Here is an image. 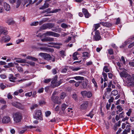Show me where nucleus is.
<instances>
[{
  "label": "nucleus",
  "instance_id": "nucleus-1",
  "mask_svg": "<svg viewBox=\"0 0 134 134\" xmlns=\"http://www.w3.org/2000/svg\"><path fill=\"white\" fill-rule=\"evenodd\" d=\"M14 120L16 123L21 121L22 119V114L20 112H18L14 113L13 116Z\"/></svg>",
  "mask_w": 134,
  "mask_h": 134
},
{
  "label": "nucleus",
  "instance_id": "nucleus-2",
  "mask_svg": "<svg viewBox=\"0 0 134 134\" xmlns=\"http://www.w3.org/2000/svg\"><path fill=\"white\" fill-rule=\"evenodd\" d=\"M34 118L36 119H40V120H43V119L42 117V113L41 111L40 110H36L35 114L34 116Z\"/></svg>",
  "mask_w": 134,
  "mask_h": 134
},
{
  "label": "nucleus",
  "instance_id": "nucleus-3",
  "mask_svg": "<svg viewBox=\"0 0 134 134\" xmlns=\"http://www.w3.org/2000/svg\"><path fill=\"white\" fill-rule=\"evenodd\" d=\"M54 26V25L53 24L48 23L43 24L41 27V29L43 30L47 29H51Z\"/></svg>",
  "mask_w": 134,
  "mask_h": 134
},
{
  "label": "nucleus",
  "instance_id": "nucleus-4",
  "mask_svg": "<svg viewBox=\"0 0 134 134\" xmlns=\"http://www.w3.org/2000/svg\"><path fill=\"white\" fill-rule=\"evenodd\" d=\"M125 79V81L126 83L127 84H131L134 79V75H132L131 76L128 74Z\"/></svg>",
  "mask_w": 134,
  "mask_h": 134
},
{
  "label": "nucleus",
  "instance_id": "nucleus-5",
  "mask_svg": "<svg viewBox=\"0 0 134 134\" xmlns=\"http://www.w3.org/2000/svg\"><path fill=\"white\" fill-rule=\"evenodd\" d=\"M39 55L48 60H50L52 58L50 55L46 53H41L39 54Z\"/></svg>",
  "mask_w": 134,
  "mask_h": 134
},
{
  "label": "nucleus",
  "instance_id": "nucleus-6",
  "mask_svg": "<svg viewBox=\"0 0 134 134\" xmlns=\"http://www.w3.org/2000/svg\"><path fill=\"white\" fill-rule=\"evenodd\" d=\"M12 105L14 106L21 110L24 109V106L21 103L18 102H13L12 103Z\"/></svg>",
  "mask_w": 134,
  "mask_h": 134
},
{
  "label": "nucleus",
  "instance_id": "nucleus-7",
  "mask_svg": "<svg viewBox=\"0 0 134 134\" xmlns=\"http://www.w3.org/2000/svg\"><path fill=\"white\" fill-rule=\"evenodd\" d=\"M8 34L7 28L2 26H0V36L2 34L6 35Z\"/></svg>",
  "mask_w": 134,
  "mask_h": 134
},
{
  "label": "nucleus",
  "instance_id": "nucleus-8",
  "mask_svg": "<svg viewBox=\"0 0 134 134\" xmlns=\"http://www.w3.org/2000/svg\"><path fill=\"white\" fill-rule=\"evenodd\" d=\"M57 75H55L53 78L52 79V81L51 82V86L53 88H55L56 87V86H55V85H56V84H57Z\"/></svg>",
  "mask_w": 134,
  "mask_h": 134
},
{
  "label": "nucleus",
  "instance_id": "nucleus-9",
  "mask_svg": "<svg viewBox=\"0 0 134 134\" xmlns=\"http://www.w3.org/2000/svg\"><path fill=\"white\" fill-rule=\"evenodd\" d=\"M10 117L8 116L3 117L2 119V122L3 123H8L10 122Z\"/></svg>",
  "mask_w": 134,
  "mask_h": 134
},
{
  "label": "nucleus",
  "instance_id": "nucleus-10",
  "mask_svg": "<svg viewBox=\"0 0 134 134\" xmlns=\"http://www.w3.org/2000/svg\"><path fill=\"white\" fill-rule=\"evenodd\" d=\"M118 71L119 72L120 77L122 78H125L128 75L127 73L124 71H119V70H118Z\"/></svg>",
  "mask_w": 134,
  "mask_h": 134
},
{
  "label": "nucleus",
  "instance_id": "nucleus-11",
  "mask_svg": "<svg viewBox=\"0 0 134 134\" xmlns=\"http://www.w3.org/2000/svg\"><path fill=\"white\" fill-rule=\"evenodd\" d=\"M88 105V101H85L80 106V108L82 110H85L87 107Z\"/></svg>",
  "mask_w": 134,
  "mask_h": 134
},
{
  "label": "nucleus",
  "instance_id": "nucleus-12",
  "mask_svg": "<svg viewBox=\"0 0 134 134\" xmlns=\"http://www.w3.org/2000/svg\"><path fill=\"white\" fill-rule=\"evenodd\" d=\"M40 49L42 51L47 52H53L54 51L53 49L48 48L47 47H40Z\"/></svg>",
  "mask_w": 134,
  "mask_h": 134
},
{
  "label": "nucleus",
  "instance_id": "nucleus-13",
  "mask_svg": "<svg viewBox=\"0 0 134 134\" xmlns=\"http://www.w3.org/2000/svg\"><path fill=\"white\" fill-rule=\"evenodd\" d=\"M94 38L96 41H98L100 40L101 36L100 35V33L98 31H96V32L95 35L94 36Z\"/></svg>",
  "mask_w": 134,
  "mask_h": 134
},
{
  "label": "nucleus",
  "instance_id": "nucleus-14",
  "mask_svg": "<svg viewBox=\"0 0 134 134\" xmlns=\"http://www.w3.org/2000/svg\"><path fill=\"white\" fill-rule=\"evenodd\" d=\"M100 24L101 25H102L104 26H105L108 27H111L112 25H113V24L112 23H109V22H100Z\"/></svg>",
  "mask_w": 134,
  "mask_h": 134
},
{
  "label": "nucleus",
  "instance_id": "nucleus-15",
  "mask_svg": "<svg viewBox=\"0 0 134 134\" xmlns=\"http://www.w3.org/2000/svg\"><path fill=\"white\" fill-rule=\"evenodd\" d=\"M10 38L9 37H2V38L1 40L0 41L2 43L3 42H8L10 40Z\"/></svg>",
  "mask_w": 134,
  "mask_h": 134
},
{
  "label": "nucleus",
  "instance_id": "nucleus-16",
  "mask_svg": "<svg viewBox=\"0 0 134 134\" xmlns=\"http://www.w3.org/2000/svg\"><path fill=\"white\" fill-rule=\"evenodd\" d=\"M68 105L65 103L63 104L60 107V109L62 110L63 113H65L66 111L65 109L66 108L68 107Z\"/></svg>",
  "mask_w": 134,
  "mask_h": 134
},
{
  "label": "nucleus",
  "instance_id": "nucleus-17",
  "mask_svg": "<svg viewBox=\"0 0 134 134\" xmlns=\"http://www.w3.org/2000/svg\"><path fill=\"white\" fill-rule=\"evenodd\" d=\"M4 7L5 9L7 11H9L10 10V5L6 3H4Z\"/></svg>",
  "mask_w": 134,
  "mask_h": 134
},
{
  "label": "nucleus",
  "instance_id": "nucleus-18",
  "mask_svg": "<svg viewBox=\"0 0 134 134\" xmlns=\"http://www.w3.org/2000/svg\"><path fill=\"white\" fill-rule=\"evenodd\" d=\"M53 102L54 103L58 104H60L61 103L60 100L59 99V97L57 96H55Z\"/></svg>",
  "mask_w": 134,
  "mask_h": 134
},
{
  "label": "nucleus",
  "instance_id": "nucleus-19",
  "mask_svg": "<svg viewBox=\"0 0 134 134\" xmlns=\"http://www.w3.org/2000/svg\"><path fill=\"white\" fill-rule=\"evenodd\" d=\"M6 22L9 25H12L14 23V21L12 18L8 19L7 21Z\"/></svg>",
  "mask_w": 134,
  "mask_h": 134
},
{
  "label": "nucleus",
  "instance_id": "nucleus-20",
  "mask_svg": "<svg viewBox=\"0 0 134 134\" xmlns=\"http://www.w3.org/2000/svg\"><path fill=\"white\" fill-rule=\"evenodd\" d=\"M16 62L19 63H26V60L25 59L19 58L18 59V60H16Z\"/></svg>",
  "mask_w": 134,
  "mask_h": 134
},
{
  "label": "nucleus",
  "instance_id": "nucleus-21",
  "mask_svg": "<svg viewBox=\"0 0 134 134\" xmlns=\"http://www.w3.org/2000/svg\"><path fill=\"white\" fill-rule=\"evenodd\" d=\"M9 79L10 81L11 82H14V80L16 79V77H14L13 76V75L12 74H10L9 75Z\"/></svg>",
  "mask_w": 134,
  "mask_h": 134
},
{
  "label": "nucleus",
  "instance_id": "nucleus-22",
  "mask_svg": "<svg viewBox=\"0 0 134 134\" xmlns=\"http://www.w3.org/2000/svg\"><path fill=\"white\" fill-rule=\"evenodd\" d=\"M70 79H74L76 80H84V77H82L80 76H77L75 77H71L70 78Z\"/></svg>",
  "mask_w": 134,
  "mask_h": 134
},
{
  "label": "nucleus",
  "instance_id": "nucleus-23",
  "mask_svg": "<svg viewBox=\"0 0 134 134\" xmlns=\"http://www.w3.org/2000/svg\"><path fill=\"white\" fill-rule=\"evenodd\" d=\"M46 3V2H45ZM49 4L48 3H45L44 4V5L41 7L40 8V9H44L46 8H47L49 6Z\"/></svg>",
  "mask_w": 134,
  "mask_h": 134
},
{
  "label": "nucleus",
  "instance_id": "nucleus-24",
  "mask_svg": "<svg viewBox=\"0 0 134 134\" xmlns=\"http://www.w3.org/2000/svg\"><path fill=\"white\" fill-rule=\"evenodd\" d=\"M26 58L28 59L32 60L35 61H38V59L37 58L35 57H33L32 56H28L26 57Z\"/></svg>",
  "mask_w": 134,
  "mask_h": 134
},
{
  "label": "nucleus",
  "instance_id": "nucleus-25",
  "mask_svg": "<svg viewBox=\"0 0 134 134\" xmlns=\"http://www.w3.org/2000/svg\"><path fill=\"white\" fill-rule=\"evenodd\" d=\"M24 0H18L16 2V8H18L20 6V4L22 1H23Z\"/></svg>",
  "mask_w": 134,
  "mask_h": 134
},
{
  "label": "nucleus",
  "instance_id": "nucleus-26",
  "mask_svg": "<svg viewBox=\"0 0 134 134\" xmlns=\"http://www.w3.org/2000/svg\"><path fill=\"white\" fill-rule=\"evenodd\" d=\"M81 82L82 83V88H85L87 85V82L85 81H83L82 82Z\"/></svg>",
  "mask_w": 134,
  "mask_h": 134
},
{
  "label": "nucleus",
  "instance_id": "nucleus-27",
  "mask_svg": "<svg viewBox=\"0 0 134 134\" xmlns=\"http://www.w3.org/2000/svg\"><path fill=\"white\" fill-rule=\"evenodd\" d=\"M78 54V53L77 52H75L73 55V59L74 60H78V58L76 56Z\"/></svg>",
  "mask_w": 134,
  "mask_h": 134
},
{
  "label": "nucleus",
  "instance_id": "nucleus-28",
  "mask_svg": "<svg viewBox=\"0 0 134 134\" xmlns=\"http://www.w3.org/2000/svg\"><path fill=\"white\" fill-rule=\"evenodd\" d=\"M52 32L51 31H47L44 34V35L46 36H50L52 35Z\"/></svg>",
  "mask_w": 134,
  "mask_h": 134
},
{
  "label": "nucleus",
  "instance_id": "nucleus-29",
  "mask_svg": "<svg viewBox=\"0 0 134 134\" xmlns=\"http://www.w3.org/2000/svg\"><path fill=\"white\" fill-rule=\"evenodd\" d=\"M66 96V94L64 92H63L60 94V98L62 99H63Z\"/></svg>",
  "mask_w": 134,
  "mask_h": 134
},
{
  "label": "nucleus",
  "instance_id": "nucleus-30",
  "mask_svg": "<svg viewBox=\"0 0 134 134\" xmlns=\"http://www.w3.org/2000/svg\"><path fill=\"white\" fill-rule=\"evenodd\" d=\"M63 79H60L59 81L57 82V84L55 85V86L58 87L63 82Z\"/></svg>",
  "mask_w": 134,
  "mask_h": 134
},
{
  "label": "nucleus",
  "instance_id": "nucleus-31",
  "mask_svg": "<svg viewBox=\"0 0 134 134\" xmlns=\"http://www.w3.org/2000/svg\"><path fill=\"white\" fill-rule=\"evenodd\" d=\"M59 53L63 58L66 55L65 52L63 50L60 51L59 52Z\"/></svg>",
  "mask_w": 134,
  "mask_h": 134
},
{
  "label": "nucleus",
  "instance_id": "nucleus-32",
  "mask_svg": "<svg viewBox=\"0 0 134 134\" xmlns=\"http://www.w3.org/2000/svg\"><path fill=\"white\" fill-rule=\"evenodd\" d=\"M72 110V108H68V109L66 110V113L68 114H70V113H69V112L72 113L73 112V111Z\"/></svg>",
  "mask_w": 134,
  "mask_h": 134
},
{
  "label": "nucleus",
  "instance_id": "nucleus-33",
  "mask_svg": "<svg viewBox=\"0 0 134 134\" xmlns=\"http://www.w3.org/2000/svg\"><path fill=\"white\" fill-rule=\"evenodd\" d=\"M60 9H57L54 10L50 11L48 12V13H56L58 11H60Z\"/></svg>",
  "mask_w": 134,
  "mask_h": 134
},
{
  "label": "nucleus",
  "instance_id": "nucleus-34",
  "mask_svg": "<svg viewBox=\"0 0 134 134\" xmlns=\"http://www.w3.org/2000/svg\"><path fill=\"white\" fill-rule=\"evenodd\" d=\"M60 36L59 34L56 33L55 32H52V36H53L54 37H59Z\"/></svg>",
  "mask_w": 134,
  "mask_h": 134
},
{
  "label": "nucleus",
  "instance_id": "nucleus-35",
  "mask_svg": "<svg viewBox=\"0 0 134 134\" xmlns=\"http://www.w3.org/2000/svg\"><path fill=\"white\" fill-rule=\"evenodd\" d=\"M77 95L76 94L74 93L72 95V97L74 100H77Z\"/></svg>",
  "mask_w": 134,
  "mask_h": 134
},
{
  "label": "nucleus",
  "instance_id": "nucleus-36",
  "mask_svg": "<svg viewBox=\"0 0 134 134\" xmlns=\"http://www.w3.org/2000/svg\"><path fill=\"white\" fill-rule=\"evenodd\" d=\"M111 94L114 96H116L118 93V91L116 90H113L111 92Z\"/></svg>",
  "mask_w": 134,
  "mask_h": 134
},
{
  "label": "nucleus",
  "instance_id": "nucleus-37",
  "mask_svg": "<svg viewBox=\"0 0 134 134\" xmlns=\"http://www.w3.org/2000/svg\"><path fill=\"white\" fill-rule=\"evenodd\" d=\"M87 92L86 91H84L81 92V94L83 96H86L87 93Z\"/></svg>",
  "mask_w": 134,
  "mask_h": 134
},
{
  "label": "nucleus",
  "instance_id": "nucleus-38",
  "mask_svg": "<svg viewBox=\"0 0 134 134\" xmlns=\"http://www.w3.org/2000/svg\"><path fill=\"white\" fill-rule=\"evenodd\" d=\"M38 105L37 104H34L32 105L31 107V110H32L35 109L37 107Z\"/></svg>",
  "mask_w": 134,
  "mask_h": 134
},
{
  "label": "nucleus",
  "instance_id": "nucleus-39",
  "mask_svg": "<svg viewBox=\"0 0 134 134\" xmlns=\"http://www.w3.org/2000/svg\"><path fill=\"white\" fill-rule=\"evenodd\" d=\"M89 53L87 52H84L83 53V56L88 58Z\"/></svg>",
  "mask_w": 134,
  "mask_h": 134
},
{
  "label": "nucleus",
  "instance_id": "nucleus-40",
  "mask_svg": "<svg viewBox=\"0 0 134 134\" xmlns=\"http://www.w3.org/2000/svg\"><path fill=\"white\" fill-rule=\"evenodd\" d=\"M61 26L63 28H67L68 27V25L64 23L62 24L61 25Z\"/></svg>",
  "mask_w": 134,
  "mask_h": 134
},
{
  "label": "nucleus",
  "instance_id": "nucleus-41",
  "mask_svg": "<svg viewBox=\"0 0 134 134\" xmlns=\"http://www.w3.org/2000/svg\"><path fill=\"white\" fill-rule=\"evenodd\" d=\"M103 70L106 72H108L109 71V70L108 68V67L107 66H104L103 68Z\"/></svg>",
  "mask_w": 134,
  "mask_h": 134
},
{
  "label": "nucleus",
  "instance_id": "nucleus-42",
  "mask_svg": "<svg viewBox=\"0 0 134 134\" xmlns=\"http://www.w3.org/2000/svg\"><path fill=\"white\" fill-rule=\"evenodd\" d=\"M108 53L110 55L113 54L114 53V52L113 50L112 49H109L108 50Z\"/></svg>",
  "mask_w": 134,
  "mask_h": 134
},
{
  "label": "nucleus",
  "instance_id": "nucleus-43",
  "mask_svg": "<svg viewBox=\"0 0 134 134\" xmlns=\"http://www.w3.org/2000/svg\"><path fill=\"white\" fill-rule=\"evenodd\" d=\"M100 25L99 24H97L94 25V30L96 31L100 27Z\"/></svg>",
  "mask_w": 134,
  "mask_h": 134
},
{
  "label": "nucleus",
  "instance_id": "nucleus-44",
  "mask_svg": "<svg viewBox=\"0 0 134 134\" xmlns=\"http://www.w3.org/2000/svg\"><path fill=\"white\" fill-rule=\"evenodd\" d=\"M92 96V93L90 92H87L86 96H87L88 98H90Z\"/></svg>",
  "mask_w": 134,
  "mask_h": 134
},
{
  "label": "nucleus",
  "instance_id": "nucleus-45",
  "mask_svg": "<svg viewBox=\"0 0 134 134\" xmlns=\"http://www.w3.org/2000/svg\"><path fill=\"white\" fill-rule=\"evenodd\" d=\"M57 68L53 69L52 70V72L53 74L54 75L55 74L57 73Z\"/></svg>",
  "mask_w": 134,
  "mask_h": 134
},
{
  "label": "nucleus",
  "instance_id": "nucleus-46",
  "mask_svg": "<svg viewBox=\"0 0 134 134\" xmlns=\"http://www.w3.org/2000/svg\"><path fill=\"white\" fill-rule=\"evenodd\" d=\"M117 108L119 112H121L123 109L121 108V107L119 105H118L116 107Z\"/></svg>",
  "mask_w": 134,
  "mask_h": 134
},
{
  "label": "nucleus",
  "instance_id": "nucleus-47",
  "mask_svg": "<svg viewBox=\"0 0 134 134\" xmlns=\"http://www.w3.org/2000/svg\"><path fill=\"white\" fill-rule=\"evenodd\" d=\"M103 34H105V37H108V36H107V35H108L109 34V33L107 31H105V30H103Z\"/></svg>",
  "mask_w": 134,
  "mask_h": 134
},
{
  "label": "nucleus",
  "instance_id": "nucleus-48",
  "mask_svg": "<svg viewBox=\"0 0 134 134\" xmlns=\"http://www.w3.org/2000/svg\"><path fill=\"white\" fill-rule=\"evenodd\" d=\"M92 82L93 83L94 85V86L96 87H97V83L94 80V79L93 78L92 80Z\"/></svg>",
  "mask_w": 134,
  "mask_h": 134
},
{
  "label": "nucleus",
  "instance_id": "nucleus-49",
  "mask_svg": "<svg viewBox=\"0 0 134 134\" xmlns=\"http://www.w3.org/2000/svg\"><path fill=\"white\" fill-rule=\"evenodd\" d=\"M49 44L54 45H58L59 46L62 45V44L60 43H49Z\"/></svg>",
  "mask_w": 134,
  "mask_h": 134
},
{
  "label": "nucleus",
  "instance_id": "nucleus-50",
  "mask_svg": "<svg viewBox=\"0 0 134 134\" xmlns=\"http://www.w3.org/2000/svg\"><path fill=\"white\" fill-rule=\"evenodd\" d=\"M16 67L19 71L22 72L23 71V69L22 68L17 66H16Z\"/></svg>",
  "mask_w": 134,
  "mask_h": 134
},
{
  "label": "nucleus",
  "instance_id": "nucleus-51",
  "mask_svg": "<svg viewBox=\"0 0 134 134\" xmlns=\"http://www.w3.org/2000/svg\"><path fill=\"white\" fill-rule=\"evenodd\" d=\"M39 104L41 105H42L43 104H45L46 103L45 101L44 100H40L39 102Z\"/></svg>",
  "mask_w": 134,
  "mask_h": 134
},
{
  "label": "nucleus",
  "instance_id": "nucleus-52",
  "mask_svg": "<svg viewBox=\"0 0 134 134\" xmlns=\"http://www.w3.org/2000/svg\"><path fill=\"white\" fill-rule=\"evenodd\" d=\"M131 112H132V111H131V109H129V110L128 111V112H127L126 113V114L128 116H130L131 114Z\"/></svg>",
  "mask_w": 134,
  "mask_h": 134
},
{
  "label": "nucleus",
  "instance_id": "nucleus-53",
  "mask_svg": "<svg viewBox=\"0 0 134 134\" xmlns=\"http://www.w3.org/2000/svg\"><path fill=\"white\" fill-rule=\"evenodd\" d=\"M32 94V92H30L26 93L25 94V96H27L29 97H31Z\"/></svg>",
  "mask_w": 134,
  "mask_h": 134
},
{
  "label": "nucleus",
  "instance_id": "nucleus-54",
  "mask_svg": "<svg viewBox=\"0 0 134 134\" xmlns=\"http://www.w3.org/2000/svg\"><path fill=\"white\" fill-rule=\"evenodd\" d=\"M24 42V40L21 39H19L16 41L17 44H19L20 43Z\"/></svg>",
  "mask_w": 134,
  "mask_h": 134
},
{
  "label": "nucleus",
  "instance_id": "nucleus-55",
  "mask_svg": "<svg viewBox=\"0 0 134 134\" xmlns=\"http://www.w3.org/2000/svg\"><path fill=\"white\" fill-rule=\"evenodd\" d=\"M51 79H46L44 81V82L45 83H47L50 82Z\"/></svg>",
  "mask_w": 134,
  "mask_h": 134
},
{
  "label": "nucleus",
  "instance_id": "nucleus-56",
  "mask_svg": "<svg viewBox=\"0 0 134 134\" xmlns=\"http://www.w3.org/2000/svg\"><path fill=\"white\" fill-rule=\"evenodd\" d=\"M38 21L35 22L34 23H31V26H36L38 25Z\"/></svg>",
  "mask_w": 134,
  "mask_h": 134
},
{
  "label": "nucleus",
  "instance_id": "nucleus-57",
  "mask_svg": "<svg viewBox=\"0 0 134 134\" xmlns=\"http://www.w3.org/2000/svg\"><path fill=\"white\" fill-rule=\"evenodd\" d=\"M48 42H51L54 41V38L51 37H47Z\"/></svg>",
  "mask_w": 134,
  "mask_h": 134
},
{
  "label": "nucleus",
  "instance_id": "nucleus-58",
  "mask_svg": "<svg viewBox=\"0 0 134 134\" xmlns=\"http://www.w3.org/2000/svg\"><path fill=\"white\" fill-rule=\"evenodd\" d=\"M0 87L2 90H3L6 87V86L4 85L3 83H1L0 85Z\"/></svg>",
  "mask_w": 134,
  "mask_h": 134
},
{
  "label": "nucleus",
  "instance_id": "nucleus-59",
  "mask_svg": "<svg viewBox=\"0 0 134 134\" xmlns=\"http://www.w3.org/2000/svg\"><path fill=\"white\" fill-rule=\"evenodd\" d=\"M82 12L84 14H86V13L88 12L87 10L85 8H83L82 9Z\"/></svg>",
  "mask_w": 134,
  "mask_h": 134
},
{
  "label": "nucleus",
  "instance_id": "nucleus-60",
  "mask_svg": "<svg viewBox=\"0 0 134 134\" xmlns=\"http://www.w3.org/2000/svg\"><path fill=\"white\" fill-rule=\"evenodd\" d=\"M51 114V112L50 111H48L45 113L46 116L47 117L49 116Z\"/></svg>",
  "mask_w": 134,
  "mask_h": 134
},
{
  "label": "nucleus",
  "instance_id": "nucleus-61",
  "mask_svg": "<svg viewBox=\"0 0 134 134\" xmlns=\"http://www.w3.org/2000/svg\"><path fill=\"white\" fill-rule=\"evenodd\" d=\"M81 82V81H80L76 82L75 84V86L76 87H78L79 86V84H80Z\"/></svg>",
  "mask_w": 134,
  "mask_h": 134
},
{
  "label": "nucleus",
  "instance_id": "nucleus-62",
  "mask_svg": "<svg viewBox=\"0 0 134 134\" xmlns=\"http://www.w3.org/2000/svg\"><path fill=\"white\" fill-rule=\"evenodd\" d=\"M27 63L29 64L30 65L34 66L35 65V63L34 62H26Z\"/></svg>",
  "mask_w": 134,
  "mask_h": 134
},
{
  "label": "nucleus",
  "instance_id": "nucleus-63",
  "mask_svg": "<svg viewBox=\"0 0 134 134\" xmlns=\"http://www.w3.org/2000/svg\"><path fill=\"white\" fill-rule=\"evenodd\" d=\"M0 102L3 104H5L6 103V101L3 99L0 100Z\"/></svg>",
  "mask_w": 134,
  "mask_h": 134
},
{
  "label": "nucleus",
  "instance_id": "nucleus-64",
  "mask_svg": "<svg viewBox=\"0 0 134 134\" xmlns=\"http://www.w3.org/2000/svg\"><path fill=\"white\" fill-rule=\"evenodd\" d=\"M134 46V42L130 44L128 46V47L129 48H131Z\"/></svg>",
  "mask_w": 134,
  "mask_h": 134
}]
</instances>
